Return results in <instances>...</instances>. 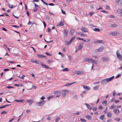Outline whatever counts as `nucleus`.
<instances>
[{"label": "nucleus", "mask_w": 122, "mask_h": 122, "mask_svg": "<svg viewBox=\"0 0 122 122\" xmlns=\"http://www.w3.org/2000/svg\"><path fill=\"white\" fill-rule=\"evenodd\" d=\"M114 76H113L103 80H102L101 83L103 85L105 84L112 81L114 78Z\"/></svg>", "instance_id": "1"}, {"label": "nucleus", "mask_w": 122, "mask_h": 122, "mask_svg": "<svg viewBox=\"0 0 122 122\" xmlns=\"http://www.w3.org/2000/svg\"><path fill=\"white\" fill-rule=\"evenodd\" d=\"M84 61L86 62H91V63H96L97 61H95L93 60L92 59L88 57H86L84 59Z\"/></svg>", "instance_id": "2"}, {"label": "nucleus", "mask_w": 122, "mask_h": 122, "mask_svg": "<svg viewBox=\"0 0 122 122\" xmlns=\"http://www.w3.org/2000/svg\"><path fill=\"white\" fill-rule=\"evenodd\" d=\"M116 54L117 58L120 61H122V55L119 53V51L117 50L116 52Z\"/></svg>", "instance_id": "3"}, {"label": "nucleus", "mask_w": 122, "mask_h": 122, "mask_svg": "<svg viewBox=\"0 0 122 122\" xmlns=\"http://www.w3.org/2000/svg\"><path fill=\"white\" fill-rule=\"evenodd\" d=\"M85 74V73L84 72L80 71H75L73 72V74L74 75L76 74L78 75H84Z\"/></svg>", "instance_id": "4"}, {"label": "nucleus", "mask_w": 122, "mask_h": 122, "mask_svg": "<svg viewBox=\"0 0 122 122\" xmlns=\"http://www.w3.org/2000/svg\"><path fill=\"white\" fill-rule=\"evenodd\" d=\"M45 101H42L38 102L37 103L38 106H42L45 103Z\"/></svg>", "instance_id": "5"}, {"label": "nucleus", "mask_w": 122, "mask_h": 122, "mask_svg": "<svg viewBox=\"0 0 122 122\" xmlns=\"http://www.w3.org/2000/svg\"><path fill=\"white\" fill-rule=\"evenodd\" d=\"M81 30L82 31L84 32H88V30L85 27H82L81 29Z\"/></svg>", "instance_id": "6"}, {"label": "nucleus", "mask_w": 122, "mask_h": 122, "mask_svg": "<svg viewBox=\"0 0 122 122\" xmlns=\"http://www.w3.org/2000/svg\"><path fill=\"white\" fill-rule=\"evenodd\" d=\"M102 60L104 61H110L109 59L107 57H102L101 58Z\"/></svg>", "instance_id": "7"}, {"label": "nucleus", "mask_w": 122, "mask_h": 122, "mask_svg": "<svg viewBox=\"0 0 122 122\" xmlns=\"http://www.w3.org/2000/svg\"><path fill=\"white\" fill-rule=\"evenodd\" d=\"M113 112L116 115H117L119 113V111L118 108L114 109L113 110Z\"/></svg>", "instance_id": "8"}, {"label": "nucleus", "mask_w": 122, "mask_h": 122, "mask_svg": "<svg viewBox=\"0 0 122 122\" xmlns=\"http://www.w3.org/2000/svg\"><path fill=\"white\" fill-rule=\"evenodd\" d=\"M83 45L82 43L80 44L77 48V50H80L82 49L83 47Z\"/></svg>", "instance_id": "9"}, {"label": "nucleus", "mask_w": 122, "mask_h": 122, "mask_svg": "<svg viewBox=\"0 0 122 122\" xmlns=\"http://www.w3.org/2000/svg\"><path fill=\"white\" fill-rule=\"evenodd\" d=\"M103 48L104 47L103 46H101V47H100L99 48L98 50H95V51L96 52H97L98 51L101 52L102 51V50L103 49Z\"/></svg>", "instance_id": "10"}, {"label": "nucleus", "mask_w": 122, "mask_h": 122, "mask_svg": "<svg viewBox=\"0 0 122 122\" xmlns=\"http://www.w3.org/2000/svg\"><path fill=\"white\" fill-rule=\"evenodd\" d=\"M119 33L116 31H114L110 33V35H112L113 36L117 35Z\"/></svg>", "instance_id": "11"}, {"label": "nucleus", "mask_w": 122, "mask_h": 122, "mask_svg": "<svg viewBox=\"0 0 122 122\" xmlns=\"http://www.w3.org/2000/svg\"><path fill=\"white\" fill-rule=\"evenodd\" d=\"M68 33V30L65 29L64 30V37H67V36Z\"/></svg>", "instance_id": "12"}, {"label": "nucleus", "mask_w": 122, "mask_h": 122, "mask_svg": "<svg viewBox=\"0 0 122 122\" xmlns=\"http://www.w3.org/2000/svg\"><path fill=\"white\" fill-rule=\"evenodd\" d=\"M116 3H117L119 5H122V2L121 0H116Z\"/></svg>", "instance_id": "13"}, {"label": "nucleus", "mask_w": 122, "mask_h": 122, "mask_svg": "<svg viewBox=\"0 0 122 122\" xmlns=\"http://www.w3.org/2000/svg\"><path fill=\"white\" fill-rule=\"evenodd\" d=\"M40 64L42 66L45 68L47 69H49L50 68L48 66L42 63H41Z\"/></svg>", "instance_id": "14"}, {"label": "nucleus", "mask_w": 122, "mask_h": 122, "mask_svg": "<svg viewBox=\"0 0 122 122\" xmlns=\"http://www.w3.org/2000/svg\"><path fill=\"white\" fill-rule=\"evenodd\" d=\"M76 83V82H72V83H69L68 84H66L65 85V86H69L70 85H71L73 84H74L75 83Z\"/></svg>", "instance_id": "15"}, {"label": "nucleus", "mask_w": 122, "mask_h": 122, "mask_svg": "<svg viewBox=\"0 0 122 122\" xmlns=\"http://www.w3.org/2000/svg\"><path fill=\"white\" fill-rule=\"evenodd\" d=\"M85 104L87 108L90 110H91L92 109V108H93V107H91L90 106L87 104L85 103Z\"/></svg>", "instance_id": "16"}, {"label": "nucleus", "mask_w": 122, "mask_h": 122, "mask_svg": "<svg viewBox=\"0 0 122 122\" xmlns=\"http://www.w3.org/2000/svg\"><path fill=\"white\" fill-rule=\"evenodd\" d=\"M83 87L84 89H86L88 90H90V88L88 86H83Z\"/></svg>", "instance_id": "17"}, {"label": "nucleus", "mask_w": 122, "mask_h": 122, "mask_svg": "<svg viewBox=\"0 0 122 122\" xmlns=\"http://www.w3.org/2000/svg\"><path fill=\"white\" fill-rule=\"evenodd\" d=\"M37 56L38 57L41 58H43L45 56L44 55L41 54H37Z\"/></svg>", "instance_id": "18"}, {"label": "nucleus", "mask_w": 122, "mask_h": 122, "mask_svg": "<svg viewBox=\"0 0 122 122\" xmlns=\"http://www.w3.org/2000/svg\"><path fill=\"white\" fill-rule=\"evenodd\" d=\"M103 43V41L102 40H97L95 41V43Z\"/></svg>", "instance_id": "19"}, {"label": "nucleus", "mask_w": 122, "mask_h": 122, "mask_svg": "<svg viewBox=\"0 0 122 122\" xmlns=\"http://www.w3.org/2000/svg\"><path fill=\"white\" fill-rule=\"evenodd\" d=\"M74 32V30L73 29H71L70 31L69 34L70 35H72Z\"/></svg>", "instance_id": "20"}, {"label": "nucleus", "mask_w": 122, "mask_h": 122, "mask_svg": "<svg viewBox=\"0 0 122 122\" xmlns=\"http://www.w3.org/2000/svg\"><path fill=\"white\" fill-rule=\"evenodd\" d=\"M117 12L119 14L122 13V10L121 9H118L117 10Z\"/></svg>", "instance_id": "21"}, {"label": "nucleus", "mask_w": 122, "mask_h": 122, "mask_svg": "<svg viewBox=\"0 0 122 122\" xmlns=\"http://www.w3.org/2000/svg\"><path fill=\"white\" fill-rule=\"evenodd\" d=\"M64 25V23L62 21H61L57 25V26H63Z\"/></svg>", "instance_id": "22"}, {"label": "nucleus", "mask_w": 122, "mask_h": 122, "mask_svg": "<svg viewBox=\"0 0 122 122\" xmlns=\"http://www.w3.org/2000/svg\"><path fill=\"white\" fill-rule=\"evenodd\" d=\"M69 71V69L68 68H66L65 69H64L63 70H61L60 71Z\"/></svg>", "instance_id": "23"}, {"label": "nucleus", "mask_w": 122, "mask_h": 122, "mask_svg": "<svg viewBox=\"0 0 122 122\" xmlns=\"http://www.w3.org/2000/svg\"><path fill=\"white\" fill-rule=\"evenodd\" d=\"M85 117L88 120H91L92 119V117L89 115H87L85 116Z\"/></svg>", "instance_id": "24"}, {"label": "nucleus", "mask_w": 122, "mask_h": 122, "mask_svg": "<svg viewBox=\"0 0 122 122\" xmlns=\"http://www.w3.org/2000/svg\"><path fill=\"white\" fill-rule=\"evenodd\" d=\"M105 118V115H102L100 116V119L102 120H103Z\"/></svg>", "instance_id": "25"}, {"label": "nucleus", "mask_w": 122, "mask_h": 122, "mask_svg": "<svg viewBox=\"0 0 122 122\" xmlns=\"http://www.w3.org/2000/svg\"><path fill=\"white\" fill-rule=\"evenodd\" d=\"M32 2L34 3V5H35V8H37L38 9V8H39L40 7L39 6V5H37L34 2Z\"/></svg>", "instance_id": "26"}, {"label": "nucleus", "mask_w": 122, "mask_h": 122, "mask_svg": "<svg viewBox=\"0 0 122 122\" xmlns=\"http://www.w3.org/2000/svg\"><path fill=\"white\" fill-rule=\"evenodd\" d=\"M71 42H70V41H66L65 42V44L66 45H70L71 44Z\"/></svg>", "instance_id": "27"}, {"label": "nucleus", "mask_w": 122, "mask_h": 122, "mask_svg": "<svg viewBox=\"0 0 122 122\" xmlns=\"http://www.w3.org/2000/svg\"><path fill=\"white\" fill-rule=\"evenodd\" d=\"M23 101V100H17L16 99L14 100V101L17 102H22Z\"/></svg>", "instance_id": "28"}, {"label": "nucleus", "mask_w": 122, "mask_h": 122, "mask_svg": "<svg viewBox=\"0 0 122 122\" xmlns=\"http://www.w3.org/2000/svg\"><path fill=\"white\" fill-rule=\"evenodd\" d=\"M26 102H28V103H31V102H33V100H30L28 99V100H26Z\"/></svg>", "instance_id": "29"}, {"label": "nucleus", "mask_w": 122, "mask_h": 122, "mask_svg": "<svg viewBox=\"0 0 122 122\" xmlns=\"http://www.w3.org/2000/svg\"><path fill=\"white\" fill-rule=\"evenodd\" d=\"M30 61L31 62H33L37 64L39 63L38 62V61L37 60L34 61L33 59H31Z\"/></svg>", "instance_id": "30"}, {"label": "nucleus", "mask_w": 122, "mask_h": 122, "mask_svg": "<svg viewBox=\"0 0 122 122\" xmlns=\"http://www.w3.org/2000/svg\"><path fill=\"white\" fill-rule=\"evenodd\" d=\"M116 105L114 104H113L111 106L109 107V108L111 109H112L114 108L115 107Z\"/></svg>", "instance_id": "31"}, {"label": "nucleus", "mask_w": 122, "mask_h": 122, "mask_svg": "<svg viewBox=\"0 0 122 122\" xmlns=\"http://www.w3.org/2000/svg\"><path fill=\"white\" fill-rule=\"evenodd\" d=\"M54 93L55 95H57L60 93V92L59 91H55L54 92Z\"/></svg>", "instance_id": "32"}, {"label": "nucleus", "mask_w": 122, "mask_h": 122, "mask_svg": "<svg viewBox=\"0 0 122 122\" xmlns=\"http://www.w3.org/2000/svg\"><path fill=\"white\" fill-rule=\"evenodd\" d=\"M73 99L75 100H77L78 99V96L76 95L72 97Z\"/></svg>", "instance_id": "33"}, {"label": "nucleus", "mask_w": 122, "mask_h": 122, "mask_svg": "<svg viewBox=\"0 0 122 122\" xmlns=\"http://www.w3.org/2000/svg\"><path fill=\"white\" fill-rule=\"evenodd\" d=\"M107 116L108 117H111L112 116L111 113L110 112H108L107 114Z\"/></svg>", "instance_id": "34"}, {"label": "nucleus", "mask_w": 122, "mask_h": 122, "mask_svg": "<svg viewBox=\"0 0 122 122\" xmlns=\"http://www.w3.org/2000/svg\"><path fill=\"white\" fill-rule=\"evenodd\" d=\"M8 6L9 8H13L15 6H14V5H10L9 4L8 5Z\"/></svg>", "instance_id": "35"}, {"label": "nucleus", "mask_w": 122, "mask_h": 122, "mask_svg": "<svg viewBox=\"0 0 122 122\" xmlns=\"http://www.w3.org/2000/svg\"><path fill=\"white\" fill-rule=\"evenodd\" d=\"M117 26V25L116 24H112L111 25V26L112 27H116Z\"/></svg>", "instance_id": "36"}, {"label": "nucleus", "mask_w": 122, "mask_h": 122, "mask_svg": "<svg viewBox=\"0 0 122 122\" xmlns=\"http://www.w3.org/2000/svg\"><path fill=\"white\" fill-rule=\"evenodd\" d=\"M14 86H22V85L21 84H15L14 85Z\"/></svg>", "instance_id": "37"}, {"label": "nucleus", "mask_w": 122, "mask_h": 122, "mask_svg": "<svg viewBox=\"0 0 122 122\" xmlns=\"http://www.w3.org/2000/svg\"><path fill=\"white\" fill-rule=\"evenodd\" d=\"M60 120V117H58L57 118H56L55 119V121L56 122H58Z\"/></svg>", "instance_id": "38"}, {"label": "nucleus", "mask_w": 122, "mask_h": 122, "mask_svg": "<svg viewBox=\"0 0 122 122\" xmlns=\"http://www.w3.org/2000/svg\"><path fill=\"white\" fill-rule=\"evenodd\" d=\"M93 30L96 31H100V30L98 29L95 28L94 29H93Z\"/></svg>", "instance_id": "39"}, {"label": "nucleus", "mask_w": 122, "mask_h": 122, "mask_svg": "<svg viewBox=\"0 0 122 122\" xmlns=\"http://www.w3.org/2000/svg\"><path fill=\"white\" fill-rule=\"evenodd\" d=\"M54 97V96H50L49 97H48L47 98L49 100L50 99L53 98Z\"/></svg>", "instance_id": "40"}, {"label": "nucleus", "mask_w": 122, "mask_h": 122, "mask_svg": "<svg viewBox=\"0 0 122 122\" xmlns=\"http://www.w3.org/2000/svg\"><path fill=\"white\" fill-rule=\"evenodd\" d=\"M92 68H91V70H92L93 69V65L94 64H97V61H96V63H92Z\"/></svg>", "instance_id": "41"}, {"label": "nucleus", "mask_w": 122, "mask_h": 122, "mask_svg": "<svg viewBox=\"0 0 122 122\" xmlns=\"http://www.w3.org/2000/svg\"><path fill=\"white\" fill-rule=\"evenodd\" d=\"M99 87L98 86H95L93 88L94 89L96 90H97L98 89Z\"/></svg>", "instance_id": "42"}, {"label": "nucleus", "mask_w": 122, "mask_h": 122, "mask_svg": "<svg viewBox=\"0 0 122 122\" xmlns=\"http://www.w3.org/2000/svg\"><path fill=\"white\" fill-rule=\"evenodd\" d=\"M80 120L81 122H86L85 120L83 118H81Z\"/></svg>", "instance_id": "43"}, {"label": "nucleus", "mask_w": 122, "mask_h": 122, "mask_svg": "<svg viewBox=\"0 0 122 122\" xmlns=\"http://www.w3.org/2000/svg\"><path fill=\"white\" fill-rule=\"evenodd\" d=\"M7 113V112L5 111H3L1 112V115H2L4 114H6Z\"/></svg>", "instance_id": "44"}, {"label": "nucleus", "mask_w": 122, "mask_h": 122, "mask_svg": "<svg viewBox=\"0 0 122 122\" xmlns=\"http://www.w3.org/2000/svg\"><path fill=\"white\" fill-rule=\"evenodd\" d=\"M109 17L112 18H115V17L113 15H109Z\"/></svg>", "instance_id": "45"}, {"label": "nucleus", "mask_w": 122, "mask_h": 122, "mask_svg": "<svg viewBox=\"0 0 122 122\" xmlns=\"http://www.w3.org/2000/svg\"><path fill=\"white\" fill-rule=\"evenodd\" d=\"M6 88H8V89L13 88H14V87L13 86H8L7 87H6Z\"/></svg>", "instance_id": "46"}, {"label": "nucleus", "mask_w": 122, "mask_h": 122, "mask_svg": "<svg viewBox=\"0 0 122 122\" xmlns=\"http://www.w3.org/2000/svg\"><path fill=\"white\" fill-rule=\"evenodd\" d=\"M45 54L48 56H51L52 55L51 54L47 52L45 53Z\"/></svg>", "instance_id": "47"}, {"label": "nucleus", "mask_w": 122, "mask_h": 122, "mask_svg": "<svg viewBox=\"0 0 122 122\" xmlns=\"http://www.w3.org/2000/svg\"><path fill=\"white\" fill-rule=\"evenodd\" d=\"M107 101H104L103 102V104L104 105H106L107 104Z\"/></svg>", "instance_id": "48"}, {"label": "nucleus", "mask_w": 122, "mask_h": 122, "mask_svg": "<svg viewBox=\"0 0 122 122\" xmlns=\"http://www.w3.org/2000/svg\"><path fill=\"white\" fill-rule=\"evenodd\" d=\"M120 120V118H116L115 119V120L116 121H119Z\"/></svg>", "instance_id": "49"}, {"label": "nucleus", "mask_w": 122, "mask_h": 122, "mask_svg": "<svg viewBox=\"0 0 122 122\" xmlns=\"http://www.w3.org/2000/svg\"><path fill=\"white\" fill-rule=\"evenodd\" d=\"M75 39V37H72V38H71V39L70 40V42H71L72 41H73Z\"/></svg>", "instance_id": "50"}, {"label": "nucleus", "mask_w": 122, "mask_h": 122, "mask_svg": "<svg viewBox=\"0 0 122 122\" xmlns=\"http://www.w3.org/2000/svg\"><path fill=\"white\" fill-rule=\"evenodd\" d=\"M41 0L46 5H48V4L47 3L45 2L43 0Z\"/></svg>", "instance_id": "51"}, {"label": "nucleus", "mask_w": 122, "mask_h": 122, "mask_svg": "<svg viewBox=\"0 0 122 122\" xmlns=\"http://www.w3.org/2000/svg\"><path fill=\"white\" fill-rule=\"evenodd\" d=\"M41 99L43 101V100L45 99V97L44 96H43L41 98Z\"/></svg>", "instance_id": "52"}, {"label": "nucleus", "mask_w": 122, "mask_h": 122, "mask_svg": "<svg viewBox=\"0 0 122 122\" xmlns=\"http://www.w3.org/2000/svg\"><path fill=\"white\" fill-rule=\"evenodd\" d=\"M78 34L80 35H83L84 36H85V35H84V34L81 32L79 33H78Z\"/></svg>", "instance_id": "53"}, {"label": "nucleus", "mask_w": 122, "mask_h": 122, "mask_svg": "<svg viewBox=\"0 0 122 122\" xmlns=\"http://www.w3.org/2000/svg\"><path fill=\"white\" fill-rule=\"evenodd\" d=\"M62 92H69V91L68 90H67L66 89H63L62 90Z\"/></svg>", "instance_id": "54"}, {"label": "nucleus", "mask_w": 122, "mask_h": 122, "mask_svg": "<svg viewBox=\"0 0 122 122\" xmlns=\"http://www.w3.org/2000/svg\"><path fill=\"white\" fill-rule=\"evenodd\" d=\"M58 54H59L61 55V56H64V55L61 52H59L58 53Z\"/></svg>", "instance_id": "55"}, {"label": "nucleus", "mask_w": 122, "mask_h": 122, "mask_svg": "<svg viewBox=\"0 0 122 122\" xmlns=\"http://www.w3.org/2000/svg\"><path fill=\"white\" fill-rule=\"evenodd\" d=\"M11 26L17 28H19V26L16 25H12Z\"/></svg>", "instance_id": "56"}, {"label": "nucleus", "mask_w": 122, "mask_h": 122, "mask_svg": "<svg viewBox=\"0 0 122 122\" xmlns=\"http://www.w3.org/2000/svg\"><path fill=\"white\" fill-rule=\"evenodd\" d=\"M93 110L94 111H96L97 109V107H95L94 108H93Z\"/></svg>", "instance_id": "57"}, {"label": "nucleus", "mask_w": 122, "mask_h": 122, "mask_svg": "<svg viewBox=\"0 0 122 122\" xmlns=\"http://www.w3.org/2000/svg\"><path fill=\"white\" fill-rule=\"evenodd\" d=\"M106 8L108 10H110V8L109 6L106 5Z\"/></svg>", "instance_id": "58"}, {"label": "nucleus", "mask_w": 122, "mask_h": 122, "mask_svg": "<svg viewBox=\"0 0 122 122\" xmlns=\"http://www.w3.org/2000/svg\"><path fill=\"white\" fill-rule=\"evenodd\" d=\"M121 76V74H119L115 78H117L120 77Z\"/></svg>", "instance_id": "59"}, {"label": "nucleus", "mask_w": 122, "mask_h": 122, "mask_svg": "<svg viewBox=\"0 0 122 122\" xmlns=\"http://www.w3.org/2000/svg\"><path fill=\"white\" fill-rule=\"evenodd\" d=\"M101 11L103 12L104 13H107L108 12L107 11H106L105 10H103L102 11Z\"/></svg>", "instance_id": "60"}, {"label": "nucleus", "mask_w": 122, "mask_h": 122, "mask_svg": "<svg viewBox=\"0 0 122 122\" xmlns=\"http://www.w3.org/2000/svg\"><path fill=\"white\" fill-rule=\"evenodd\" d=\"M103 107L101 106H100L99 107V109H103Z\"/></svg>", "instance_id": "61"}, {"label": "nucleus", "mask_w": 122, "mask_h": 122, "mask_svg": "<svg viewBox=\"0 0 122 122\" xmlns=\"http://www.w3.org/2000/svg\"><path fill=\"white\" fill-rule=\"evenodd\" d=\"M93 14V12H91L90 13H89V14L90 15V16H91Z\"/></svg>", "instance_id": "62"}, {"label": "nucleus", "mask_w": 122, "mask_h": 122, "mask_svg": "<svg viewBox=\"0 0 122 122\" xmlns=\"http://www.w3.org/2000/svg\"><path fill=\"white\" fill-rule=\"evenodd\" d=\"M10 70L9 69H5L4 70V71H7Z\"/></svg>", "instance_id": "63"}, {"label": "nucleus", "mask_w": 122, "mask_h": 122, "mask_svg": "<svg viewBox=\"0 0 122 122\" xmlns=\"http://www.w3.org/2000/svg\"><path fill=\"white\" fill-rule=\"evenodd\" d=\"M37 10L38 9L37 8H35V9H34L33 11L34 12H37Z\"/></svg>", "instance_id": "64"}]
</instances>
